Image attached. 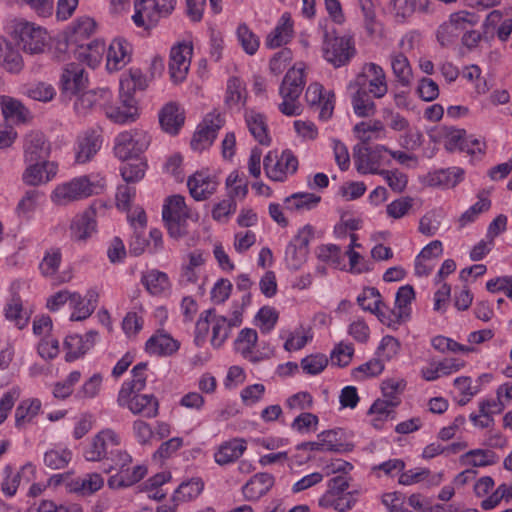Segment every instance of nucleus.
<instances>
[{"label":"nucleus","instance_id":"obj_57","mask_svg":"<svg viewBox=\"0 0 512 512\" xmlns=\"http://www.w3.org/2000/svg\"><path fill=\"white\" fill-rule=\"evenodd\" d=\"M189 263L183 268L182 278L189 283H196L198 274L196 269L205 263L204 254L195 250L189 254Z\"/></svg>","mask_w":512,"mask_h":512},{"label":"nucleus","instance_id":"obj_16","mask_svg":"<svg viewBox=\"0 0 512 512\" xmlns=\"http://www.w3.org/2000/svg\"><path fill=\"white\" fill-rule=\"evenodd\" d=\"M134 15L132 20L137 27L150 30L156 26L163 12L156 0H134Z\"/></svg>","mask_w":512,"mask_h":512},{"label":"nucleus","instance_id":"obj_45","mask_svg":"<svg viewBox=\"0 0 512 512\" xmlns=\"http://www.w3.org/2000/svg\"><path fill=\"white\" fill-rule=\"evenodd\" d=\"M0 65L7 71L15 73L23 67L22 56L10 43L0 45Z\"/></svg>","mask_w":512,"mask_h":512},{"label":"nucleus","instance_id":"obj_27","mask_svg":"<svg viewBox=\"0 0 512 512\" xmlns=\"http://www.w3.org/2000/svg\"><path fill=\"white\" fill-rule=\"evenodd\" d=\"M102 145L101 136L95 131H88L78 139L75 161L84 164L90 161Z\"/></svg>","mask_w":512,"mask_h":512},{"label":"nucleus","instance_id":"obj_54","mask_svg":"<svg viewBox=\"0 0 512 512\" xmlns=\"http://www.w3.org/2000/svg\"><path fill=\"white\" fill-rule=\"evenodd\" d=\"M257 339L256 330L250 328L241 330L236 340L237 351L246 358L250 357L257 343Z\"/></svg>","mask_w":512,"mask_h":512},{"label":"nucleus","instance_id":"obj_10","mask_svg":"<svg viewBox=\"0 0 512 512\" xmlns=\"http://www.w3.org/2000/svg\"><path fill=\"white\" fill-rule=\"evenodd\" d=\"M224 119L220 113L212 112L206 115L191 139V148L202 152L209 148L216 139L218 130L223 126Z\"/></svg>","mask_w":512,"mask_h":512},{"label":"nucleus","instance_id":"obj_33","mask_svg":"<svg viewBox=\"0 0 512 512\" xmlns=\"http://www.w3.org/2000/svg\"><path fill=\"white\" fill-rule=\"evenodd\" d=\"M96 29L95 21L90 17L78 18L66 33L69 40L75 46L83 47L84 40L88 39Z\"/></svg>","mask_w":512,"mask_h":512},{"label":"nucleus","instance_id":"obj_20","mask_svg":"<svg viewBox=\"0 0 512 512\" xmlns=\"http://www.w3.org/2000/svg\"><path fill=\"white\" fill-rule=\"evenodd\" d=\"M58 165L47 160L29 163L23 174V181L32 186H37L50 181L57 173Z\"/></svg>","mask_w":512,"mask_h":512},{"label":"nucleus","instance_id":"obj_50","mask_svg":"<svg viewBox=\"0 0 512 512\" xmlns=\"http://www.w3.org/2000/svg\"><path fill=\"white\" fill-rule=\"evenodd\" d=\"M489 192L482 190L478 193V202L471 206L459 219L461 226L466 225L468 222H472L482 212L487 211L491 202L489 200Z\"/></svg>","mask_w":512,"mask_h":512},{"label":"nucleus","instance_id":"obj_7","mask_svg":"<svg viewBox=\"0 0 512 512\" xmlns=\"http://www.w3.org/2000/svg\"><path fill=\"white\" fill-rule=\"evenodd\" d=\"M120 444L121 438L113 429H103L93 437L84 451V457L93 462L110 459Z\"/></svg>","mask_w":512,"mask_h":512},{"label":"nucleus","instance_id":"obj_22","mask_svg":"<svg viewBox=\"0 0 512 512\" xmlns=\"http://www.w3.org/2000/svg\"><path fill=\"white\" fill-rule=\"evenodd\" d=\"M96 209L93 205L87 208L81 215H77L70 226L71 237L76 241H84L95 231Z\"/></svg>","mask_w":512,"mask_h":512},{"label":"nucleus","instance_id":"obj_18","mask_svg":"<svg viewBox=\"0 0 512 512\" xmlns=\"http://www.w3.org/2000/svg\"><path fill=\"white\" fill-rule=\"evenodd\" d=\"M84 73L85 70L81 64H67L63 69L60 79L62 91L71 95L77 94L86 85L87 77Z\"/></svg>","mask_w":512,"mask_h":512},{"label":"nucleus","instance_id":"obj_12","mask_svg":"<svg viewBox=\"0 0 512 512\" xmlns=\"http://www.w3.org/2000/svg\"><path fill=\"white\" fill-rule=\"evenodd\" d=\"M298 168V160L289 150L283 151L280 158L274 162L272 153L264 158V169L267 176L274 181H284L288 174H293Z\"/></svg>","mask_w":512,"mask_h":512},{"label":"nucleus","instance_id":"obj_55","mask_svg":"<svg viewBox=\"0 0 512 512\" xmlns=\"http://www.w3.org/2000/svg\"><path fill=\"white\" fill-rule=\"evenodd\" d=\"M211 323L212 327V338L211 343L213 346L219 347L227 339L230 331L228 320L224 316H217L215 312L212 315Z\"/></svg>","mask_w":512,"mask_h":512},{"label":"nucleus","instance_id":"obj_21","mask_svg":"<svg viewBox=\"0 0 512 512\" xmlns=\"http://www.w3.org/2000/svg\"><path fill=\"white\" fill-rule=\"evenodd\" d=\"M376 148L371 151L369 147L357 145L353 149L356 169L361 174H379L380 153Z\"/></svg>","mask_w":512,"mask_h":512},{"label":"nucleus","instance_id":"obj_6","mask_svg":"<svg viewBox=\"0 0 512 512\" xmlns=\"http://www.w3.org/2000/svg\"><path fill=\"white\" fill-rule=\"evenodd\" d=\"M355 86L366 89L374 98L381 99L388 92L383 68L373 62L365 63L355 78Z\"/></svg>","mask_w":512,"mask_h":512},{"label":"nucleus","instance_id":"obj_39","mask_svg":"<svg viewBox=\"0 0 512 512\" xmlns=\"http://www.w3.org/2000/svg\"><path fill=\"white\" fill-rule=\"evenodd\" d=\"M41 409V401L39 399L23 400L15 410V425L22 428L30 423Z\"/></svg>","mask_w":512,"mask_h":512},{"label":"nucleus","instance_id":"obj_24","mask_svg":"<svg viewBox=\"0 0 512 512\" xmlns=\"http://www.w3.org/2000/svg\"><path fill=\"white\" fill-rule=\"evenodd\" d=\"M247 449L246 441L242 438H233L223 442L214 453V460L220 466L237 461Z\"/></svg>","mask_w":512,"mask_h":512},{"label":"nucleus","instance_id":"obj_13","mask_svg":"<svg viewBox=\"0 0 512 512\" xmlns=\"http://www.w3.org/2000/svg\"><path fill=\"white\" fill-rule=\"evenodd\" d=\"M193 46L191 43H179L170 52L169 73L173 82H182L189 71Z\"/></svg>","mask_w":512,"mask_h":512},{"label":"nucleus","instance_id":"obj_1","mask_svg":"<svg viewBox=\"0 0 512 512\" xmlns=\"http://www.w3.org/2000/svg\"><path fill=\"white\" fill-rule=\"evenodd\" d=\"M106 187L104 178L91 179L89 176L75 177L55 187L51 200L58 206H66L72 202L101 194Z\"/></svg>","mask_w":512,"mask_h":512},{"label":"nucleus","instance_id":"obj_47","mask_svg":"<svg viewBox=\"0 0 512 512\" xmlns=\"http://www.w3.org/2000/svg\"><path fill=\"white\" fill-rule=\"evenodd\" d=\"M147 79L140 69H130L120 80V93L131 94L136 90H145Z\"/></svg>","mask_w":512,"mask_h":512},{"label":"nucleus","instance_id":"obj_59","mask_svg":"<svg viewBox=\"0 0 512 512\" xmlns=\"http://www.w3.org/2000/svg\"><path fill=\"white\" fill-rule=\"evenodd\" d=\"M61 258L59 249L52 248L47 251L39 266L42 275L45 277L53 276L59 268Z\"/></svg>","mask_w":512,"mask_h":512},{"label":"nucleus","instance_id":"obj_28","mask_svg":"<svg viewBox=\"0 0 512 512\" xmlns=\"http://www.w3.org/2000/svg\"><path fill=\"white\" fill-rule=\"evenodd\" d=\"M244 117L247 128L254 139L261 145H269L271 138L265 115L255 110H248L245 112Z\"/></svg>","mask_w":512,"mask_h":512},{"label":"nucleus","instance_id":"obj_40","mask_svg":"<svg viewBox=\"0 0 512 512\" xmlns=\"http://www.w3.org/2000/svg\"><path fill=\"white\" fill-rule=\"evenodd\" d=\"M104 485L103 477L98 473L87 474L83 478H77L71 483V491L82 496L92 495Z\"/></svg>","mask_w":512,"mask_h":512},{"label":"nucleus","instance_id":"obj_15","mask_svg":"<svg viewBox=\"0 0 512 512\" xmlns=\"http://www.w3.org/2000/svg\"><path fill=\"white\" fill-rule=\"evenodd\" d=\"M137 102L133 95L120 93V105L106 102L104 112L115 123L124 124L133 122L138 116Z\"/></svg>","mask_w":512,"mask_h":512},{"label":"nucleus","instance_id":"obj_17","mask_svg":"<svg viewBox=\"0 0 512 512\" xmlns=\"http://www.w3.org/2000/svg\"><path fill=\"white\" fill-rule=\"evenodd\" d=\"M414 289L410 285L402 286L399 288L395 298V308L393 310L387 309V322L388 326H394L402 323L409 316L408 305L414 299Z\"/></svg>","mask_w":512,"mask_h":512},{"label":"nucleus","instance_id":"obj_56","mask_svg":"<svg viewBox=\"0 0 512 512\" xmlns=\"http://www.w3.org/2000/svg\"><path fill=\"white\" fill-rule=\"evenodd\" d=\"M237 37L243 50L254 55L260 45L259 38L248 28L246 24H241L237 29Z\"/></svg>","mask_w":512,"mask_h":512},{"label":"nucleus","instance_id":"obj_38","mask_svg":"<svg viewBox=\"0 0 512 512\" xmlns=\"http://www.w3.org/2000/svg\"><path fill=\"white\" fill-rule=\"evenodd\" d=\"M147 367L148 364L146 362L138 363L133 367L131 371L132 379L125 382L119 391V394H121V399H123V397L129 393H138L145 388L147 380L145 372Z\"/></svg>","mask_w":512,"mask_h":512},{"label":"nucleus","instance_id":"obj_2","mask_svg":"<svg viewBox=\"0 0 512 512\" xmlns=\"http://www.w3.org/2000/svg\"><path fill=\"white\" fill-rule=\"evenodd\" d=\"M304 68L292 67L285 74L279 88V94L283 98L279 104V110L286 116H296L301 114V105L299 96L305 86Z\"/></svg>","mask_w":512,"mask_h":512},{"label":"nucleus","instance_id":"obj_37","mask_svg":"<svg viewBox=\"0 0 512 512\" xmlns=\"http://www.w3.org/2000/svg\"><path fill=\"white\" fill-rule=\"evenodd\" d=\"M5 316L15 323L19 329H23L29 322L30 315L23 308V302L18 294H13L5 307Z\"/></svg>","mask_w":512,"mask_h":512},{"label":"nucleus","instance_id":"obj_29","mask_svg":"<svg viewBox=\"0 0 512 512\" xmlns=\"http://www.w3.org/2000/svg\"><path fill=\"white\" fill-rule=\"evenodd\" d=\"M111 97V91L105 88L90 90L82 93L75 101L74 108L79 114H86L88 110L95 106H104Z\"/></svg>","mask_w":512,"mask_h":512},{"label":"nucleus","instance_id":"obj_48","mask_svg":"<svg viewBox=\"0 0 512 512\" xmlns=\"http://www.w3.org/2000/svg\"><path fill=\"white\" fill-rule=\"evenodd\" d=\"M146 473L147 469L144 466H135L132 471L126 468V470H122V472L112 477L109 484L113 485L117 482V487H129L143 479Z\"/></svg>","mask_w":512,"mask_h":512},{"label":"nucleus","instance_id":"obj_26","mask_svg":"<svg viewBox=\"0 0 512 512\" xmlns=\"http://www.w3.org/2000/svg\"><path fill=\"white\" fill-rule=\"evenodd\" d=\"M187 186L191 196L197 201H202L216 192L218 182L204 173H195L188 179Z\"/></svg>","mask_w":512,"mask_h":512},{"label":"nucleus","instance_id":"obj_46","mask_svg":"<svg viewBox=\"0 0 512 512\" xmlns=\"http://www.w3.org/2000/svg\"><path fill=\"white\" fill-rule=\"evenodd\" d=\"M400 400L393 399H377L369 409L370 414H375L376 417L372 420L375 428H381L383 420L387 419L394 413V408L398 406Z\"/></svg>","mask_w":512,"mask_h":512},{"label":"nucleus","instance_id":"obj_34","mask_svg":"<svg viewBox=\"0 0 512 512\" xmlns=\"http://www.w3.org/2000/svg\"><path fill=\"white\" fill-rule=\"evenodd\" d=\"M357 302L363 310L376 312L383 323L387 322V309L381 304L380 294L375 288L364 289Z\"/></svg>","mask_w":512,"mask_h":512},{"label":"nucleus","instance_id":"obj_43","mask_svg":"<svg viewBox=\"0 0 512 512\" xmlns=\"http://www.w3.org/2000/svg\"><path fill=\"white\" fill-rule=\"evenodd\" d=\"M391 67L397 81L402 86H409L413 77L408 58L401 52L391 56Z\"/></svg>","mask_w":512,"mask_h":512},{"label":"nucleus","instance_id":"obj_25","mask_svg":"<svg viewBox=\"0 0 512 512\" xmlns=\"http://www.w3.org/2000/svg\"><path fill=\"white\" fill-rule=\"evenodd\" d=\"M179 347V341L162 332L151 336L145 344L146 352L157 356H171L179 350Z\"/></svg>","mask_w":512,"mask_h":512},{"label":"nucleus","instance_id":"obj_23","mask_svg":"<svg viewBox=\"0 0 512 512\" xmlns=\"http://www.w3.org/2000/svg\"><path fill=\"white\" fill-rule=\"evenodd\" d=\"M274 482L273 475L257 473L242 487L243 496L248 501H256L273 487Z\"/></svg>","mask_w":512,"mask_h":512},{"label":"nucleus","instance_id":"obj_61","mask_svg":"<svg viewBox=\"0 0 512 512\" xmlns=\"http://www.w3.org/2000/svg\"><path fill=\"white\" fill-rule=\"evenodd\" d=\"M71 460V452L63 450H50L44 455V463L47 467L56 470L65 468Z\"/></svg>","mask_w":512,"mask_h":512},{"label":"nucleus","instance_id":"obj_19","mask_svg":"<svg viewBox=\"0 0 512 512\" xmlns=\"http://www.w3.org/2000/svg\"><path fill=\"white\" fill-rule=\"evenodd\" d=\"M131 51V45L125 39H114L107 51V69L109 71H118L125 67L131 59Z\"/></svg>","mask_w":512,"mask_h":512},{"label":"nucleus","instance_id":"obj_36","mask_svg":"<svg viewBox=\"0 0 512 512\" xmlns=\"http://www.w3.org/2000/svg\"><path fill=\"white\" fill-rule=\"evenodd\" d=\"M373 96L366 89L357 87L352 96V106L355 114L359 117H371L376 113V104Z\"/></svg>","mask_w":512,"mask_h":512},{"label":"nucleus","instance_id":"obj_41","mask_svg":"<svg viewBox=\"0 0 512 512\" xmlns=\"http://www.w3.org/2000/svg\"><path fill=\"white\" fill-rule=\"evenodd\" d=\"M321 197L313 193H294L284 200V208L288 211L310 210L316 207Z\"/></svg>","mask_w":512,"mask_h":512},{"label":"nucleus","instance_id":"obj_42","mask_svg":"<svg viewBox=\"0 0 512 512\" xmlns=\"http://www.w3.org/2000/svg\"><path fill=\"white\" fill-rule=\"evenodd\" d=\"M204 489V482L200 477H193L179 485L173 495L174 502H186L198 497Z\"/></svg>","mask_w":512,"mask_h":512},{"label":"nucleus","instance_id":"obj_8","mask_svg":"<svg viewBox=\"0 0 512 512\" xmlns=\"http://www.w3.org/2000/svg\"><path fill=\"white\" fill-rule=\"evenodd\" d=\"M478 22L474 13L459 11L450 15L437 30V39L442 46L454 42L463 32L472 28Z\"/></svg>","mask_w":512,"mask_h":512},{"label":"nucleus","instance_id":"obj_58","mask_svg":"<svg viewBox=\"0 0 512 512\" xmlns=\"http://www.w3.org/2000/svg\"><path fill=\"white\" fill-rule=\"evenodd\" d=\"M328 365V358L321 353L311 354L301 360L303 371L309 375L321 373Z\"/></svg>","mask_w":512,"mask_h":512},{"label":"nucleus","instance_id":"obj_9","mask_svg":"<svg viewBox=\"0 0 512 512\" xmlns=\"http://www.w3.org/2000/svg\"><path fill=\"white\" fill-rule=\"evenodd\" d=\"M355 53L356 49L351 37H332L324 41V58L335 68L348 64Z\"/></svg>","mask_w":512,"mask_h":512},{"label":"nucleus","instance_id":"obj_32","mask_svg":"<svg viewBox=\"0 0 512 512\" xmlns=\"http://www.w3.org/2000/svg\"><path fill=\"white\" fill-rule=\"evenodd\" d=\"M184 114L180 108L173 103L167 104L159 114V122L162 129L175 135L184 124Z\"/></svg>","mask_w":512,"mask_h":512},{"label":"nucleus","instance_id":"obj_53","mask_svg":"<svg viewBox=\"0 0 512 512\" xmlns=\"http://www.w3.org/2000/svg\"><path fill=\"white\" fill-rule=\"evenodd\" d=\"M146 170V163L136 158L133 162H127L122 165L120 171L123 180L127 183H134L140 181Z\"/></svg>","mask_w":512,"mask_h":512},{"label":"nucleus","instance_id":"obj_31","mask_svg":"<svg viewBox=\"0 0 512 512\" xmlns=\"http://www.w3.org/2000/svg\"><path fill=\"white\" fill-rule=\"evenodd\" d=\"M0 107L5 119H11L18 123H25L30 119V111L24 104L11 96L0 97Z\"/></svg>","mask_w":512,"mask_h":512},{"label":"nucleus","instance_id":"obj_49","mask_svg":"<svg viewBox=\"0 0 512 512\" xmlns=\"http://www.w3.org/2000/svg\"><path fill=\"white\" fill-rule=\"evenodd\" d=\"M24 94L36 101L49 102L56 95V91L51 84L45 82H37L27 85Z\"/></svg>","mask_w":512,"mask_h":512},{"label":"nucleus","instance_id":"obj_62","mask_svg":"<svg viewBox=\"0 0 512 512\" xmlns=\"http://www.w3.org/2000/svg\"><path fill=\"white\" fill-rule=\"evenodd\" d=\"M278 318V311L270 306L262 307L256 315V320L259 322V328L263 333L270 332L276 325Z\"/></svg>","mask_w":512,"mask_h":512},{"label":"nucleus","instance_id":"obj_30","mask_svg":"<svg viewBox=\"0 0 512 512\" xmlns=\"http://www.w3.org/2000/svg\"><path fill=\"white\" fill-rule=\"evenodd\" d=\"M293 36V22L289 13H284L275 29L267 36L266 45L278 48L287 44Z\"/></svg>","mask_w":512,"mask_h":512},{"label":"nucleus","instance_id":"obj_60","mask_svg":"<svg viewBox=\"0 0 512 512\" xmlns=\"http://www.w3.org/2000/svg\"><path fill=\"white\" fill-rule=\"evenodd\" d=\"M64 346L67 349L66 360L68 361L78 358L89 350V345L84 344V338L77 334L66 337Z\"/></svg>","mask_w":512,"mask_h":512},{"label":"nucleus","instance_id":"obj_51","mask_svg":"<svg viewBox=\"0 0 512 512\" xmlns=\"http://www.w3.org/2000/svg\"><path fill=\"white\" fill-rule=\"evenodd\" d=\"M464 170L459 167H452L436 172L431 181L435 185H442L446 187H454L462 181Z\"/></svg>","mask_w":512,"mask_h":512},{"label":"nucleus","instance_id":"obj_63","mask_svg":"<svg viewBox=\"0 0 512 512\" xmlns=\"http://www.w3.org/2000/svg\"><path fill=\"white\" fill-rule=\"evenodd\" d=\"M245 88L239 78L232 77L227 82L225 103L227 106L232 107L237 105L243 98Z\"/></svg>","mask_w":512,"mask_h":512},{"label":"nucleus","instance_id":"obj_5","mask_svg":"<svg viewBox=\"0 0 512 512\" xmlns=\"http://www.w3.org/2000/svg\"><path fill=\"white\" fill-rule=\"evenodd\" d=\"M149 144L150 137L148 134L143 130L134 129L124 131L117 136L114 150L116 156L125 161L137 158L148 148Z\"/></svg>","mask_w":512,"mask_h":512},{"label":"nucleus","instance_id":"obj_35","mask_svg":"<svg viewBox=\"0 0 512 512\" xmlns=\"http://www.w3.org/2000/svg\"><path fill=\"white\" fill-rule=\"evenodd\" d=\"M142 283L147 291L155 296L168 292L171 287L167 274L155 269L147 271L143 275Z\"/></svg>","mask_w":512,"mask_h":512},{"label":"nucleus","instance_id":"obj_64","mask_svg":"<svg viewBox=\"0 0 512 512\" xmlns=\"http://www.w3.org/2000/svg\"><path fill=\"white\" fill-rule=\"evenodd\" d=\"M317 257L324 263L338 267L341 263V249L335 244L321 245L317 248Z\"/></svg>","mask_w":512,"mask_h":512},{"label":"nucleus","instance_id":"obj_44","mask_svg":"<svg viewBox=\"0 0 512 512\" xmlns=\"http://www.w3.org/2000/svg\"><path fill=\"white\" fill-rule=\"evenodd\" d=\"M461 460L472 467H485L496 464L498 456L489 449H473L462 455Z\"/></svg>","mask_w":512,"mask_h":512},{"label":"nucleus","instance_id":"obj_52","mask_svg":"<svg viewBox=\"0 0 512 512\" xmlns=\"http://www.w3.org/2000/svg\"><path fill=\"white\" fill-rule=\"evenodd\" d=\"M42 197L43 193L39 190H28L17 205V213L25 217H30L39 205Z\"/></svg>","mask_w":512,"mask_h":512},{"label":"nucleus","instance_id":"obj_3","mask_svg":"<svg viewBox=\"0 0 512 512\" xmlns=\"http://www.w3.org/2000/svg\"><path fill=\"white\" fill-rule=\"evenodd\" d=\"M162 217L170 237L180 239L187 235L190 211L183 196L168 197L163 205Z\"/></svg>","mask_w":512,"mask_h":512},{"label":"nucleus","instance_id":"obj_11","mask_svg":"<svg viewBox=\"0 0 512 512\" xmlns=\"http://www.w3.org/2000/svg\"><path fill=\"white\" fill-rule=\"evenodd\" d=\"M117 402L120 406L127 407L133 414L146 418H154L159 413V402L152 394L129 393L123 399L121 394H118Z\"/></svg>","mask_w":512,"mask_h":512},{"label":"nucleus","instance_id":"obj_4","mask_svg":"<svg viewBox=\"0 0 512 512\" xmlns=\"http://www.w3.org/2000/svg\"><path fill=\"white\" fill-rule=\"evenodd\" d=\"M18 45L28 54H41L45 51L48 43V35L45 29L36 26L34 23L17 20L13 30Z\"/></svg>","mask_w":512,"mask_h":512},{"label":"nucleus","instance_id":"obj_14","mask_svg":"<svg viewBox=\"0 0 512 512\" xmlns=\"http://www.w3.org/2000/svg\"><path fill=\"white\" fill-rule=\"evenodd\" d=\"M23 149L25 162H40L50 156L51 143L41 131H30L24 137Z\"/></svg>","mask_w":512,"mask_h":512}]
</instances>
